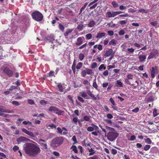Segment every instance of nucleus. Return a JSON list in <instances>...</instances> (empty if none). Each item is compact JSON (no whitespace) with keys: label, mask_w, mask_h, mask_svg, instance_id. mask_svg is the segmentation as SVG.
I'll return each instance as SVG.
<instances>
[{"label":"nucleus","mask_w":159,"mask_h":159,"mask_svg":"<svg viewBox=\"0 0 159 159\" xmlns=\"http://www.w3.org/2000/svg\"><path fill=\"white\" fill-rule=\"evenodd\" d=\"M83 40L81 37H79L77 39V42L75 44L77 46H80L82 44Z\"/></svg>","instance_id":"nucleus-16"},{"label":"nucleus","mask_w":159,"mask_h":159,"mask_svg":"<svg viewBox=\"0 0 159 159\" xmlns=\"http://www.w3.org/2000/svg\"><path fill=\"white\" fill-rule=\"evenodd\" d=\"M87 159H98V157L97 156H94L88 158Z\"/></svg>","instance_id":"nucleus-64"},{"label":"nucleus","mask_w":159,"mask_h":159,"mask_svg":"<svg viewBox=\"0 0 159 159\" xmlns=\"http://www.w3.org/2000/svg\"><path fill=\"white\" fill-rule=\"evenodd\" d=\"M139 110L138 107H136L132 110V111L134 113H137Z\"/></svg>","instance_id":"nucleus-60"},{"label":"nucleus","mask_w":159,"mask_h":159,"mask_svg":"<svg viewBox=\"0 0 159 159\" xmlns=\"http://www.w3.org/2000/svg\"><path fill=\"white\" fill-rule=\"evenodd\" d=\"M78 121V119L77 117H73L72 120V121L73 122L75 125H77V122Z\"/></svg>","instance_id":"nucleus-30"},{"label":"nucleus","mask_w":159,"mask_h":159,"mask_svg":"<svg viewBox=\"0 0 159 159\" xmlns=\"http://www.w3.org/2000/svg\"><path fill=\"white\" fill-rule=\"evenodd\" d=\"M108 35L110 36H112L114 34V32L113 31L110 30L107 31Z\"/></svg>","instance_id":"nucleus-54"},{"label":"nucleus","mask_w":159,"mask_h":159,"mask_svg":"<svg viewBox=\"0 0 159 159\" xmlns=\"http://www.w3.org/2000/svg\"><path fill=\"white\" fill-rule=\"evenodd\" d=\"M106 16L108 18L112 17V12L111 11L107 12L106 14Z\"/></svg>","instance_id":"nucleus-27"},{"label":"nucleus","mask_w":159,"mask_h":159,"mask_svg":"<svg viewBox=\"0 0 159 159\" xmlns=\"http://www.w3.org/2000/svg\"><path fill=\"white\" fill-rule=\"evenodd\" d=\"M33 18L35 20L40 21V12L38 11L34 12L32 14Z\"/></svg>","instance_id":"nucleus-6"},{"label":"nucleus","mask_w":159,"mask_h":159,"mask_svg":"<svg viewBox=\"0 0 159 159\" xmlns=\"http://www.w3.org/2000/svg\"><path fill=\"white\" fill-rule=\"evenodd\" d=\"M95 24V22L93 20H91L90 21L89 23L88 24V26L89 27H92L94 26Z\"/></svg>","instance_id":"nucleus-18"},{"label":"nucleus","mask_w":159,"mask_h":159,"mask_svg":"<svg viewBox=\"0 0 159 159\" xmlns=\"http://www.w3.org/2000/svg\"><path fill=\"white\" fill-rule=\"evenodd\" d=\"M82 66L83 63L81 62H79L78 63L76 66V69L78 70L80 69L82 67Z\"/></svg>","instance_id":"nucleus-24"},{"label":"nucleus","mask_w":159,"mask_h":159,"mask_svg":"<svg viewBox=\"0 0 159 159\" xmlns=\"http://www.w3.org/2000/svg\"><path fill=\"white\" fill-rule=\"evenodd\" d=\"M47 39L50 42H52L54 40V36L52 34H50L47 37Z\"/></svg>","instance_id":"nucleus-12"},{"label":"nucleus","mask_w":159,"mask_h":159,"mask_svg":"<svg viewBox=\"0 0 159 159\" xmlns=\"http://www.w3.org/2000/svg\"><path fill=\"white\" fill-rule=\"evenodd\" d=\"M59 27L60 30L62 32L64 31L65 27L61 23H60L59 25Z\"/></svg>","instance_id":"nucleus-28"},{"label":"nucleus","mask_w":159,"mask_h":159,"mask_svg":"<svg viewBox=\"0 0 159 159\" xmlns=\"http://www.w3.org/2000/svg\"><path fill=\"white\" fill-rule=\"evenodd\" d=\"M98 5V3H95L94 5L92 6H90V9H93L95 8Z\"/></svg>","instance_id":"nucleus-58"},{"label":"nucleus","mask_w":159,"mask_h":159,"mask_svg":"<svg viewBox=\"0 0 159 159\" xmlns=\"http://www.w3.org/2000/svg\"><path fill=\"white\" fill-rule=\"evenodd\" d=\"M91 118V116H86L83 117L84 120L87 121H89L90 120V118Z\"/></svg>","instance_id":"nucleus-29"},{"label":"nucleus","mask_w":159,"mask_h":159,"mask_svg":"<svg viewBox=\"0 0 159 159\" xmlns=\"http://www.w3.org/2000/svg\"><path fill=\"white\" fill-rule=\"evenodd\" d=\"M86 39H91L92 37V35L91 34H88L86 35Z\"/></svg>","instance_id":"nucleus-41"},{"label":"nucleus","mask_w":159,"mask_h":159,"mask_svg":"<svg viewBox=\"0 0 159 159\" xmlns=\"http://www.w3.org/2000/svg\"><path fill=\"white\" fill-rule=\"evenodd\" d=\"M117 133L112 132H109L107 135V139L111 141H114L118 136Z\"/></svg>","instance_id":"nucleus-3"},{"label":"nucleus","mask_w":159,"mask_h":159,"mask_svg":"<svg viewBox=\"0 0 159 159\" xmlns=\"http://www.w3.org/2000/svg\"><path fill=\"white\" fill-rule=\"evenodd\" d=\"M138 58L140 62H143L146 59V56L145 55L141 54L139 56Z\"/></svg>","instance_id":"nucleus-11"},{"label":"nucleus","mask_w":159,"mask_h":159,"mask_svg":"<svg viewBox=\"0 0 159 159\" xmlns=\"http://www.w3.org/2000/svg\"><path fill=\"white\" fill-rule=\"evenodd\" d=\"M19 149V147L16 145L14 146L13 148V150L15 152L18 150Z\"/></svg>","instance_id":"nucleus-63"},{"label":"nucleus","mask_w":159,"mask_h":159,"mask_svg":"<svg viewBox=\"0 0 159 159\" xmlns=\"http://www.w3.org/2000/svg\"><path fill=\"white\" fill-rule=\"evenodd\" d=\"M111 153L114 155L116 154L117 153V150L115 149H112L111 151Z\"/></svg>","instance_id":"nucleus-52"},{"label":"nucleus","mask_w":159,"mask_h":159,"mask_svg":"<svg viewBox=\"0 0 159 159\" xmlns=\"http://www.w3.org/2000/svg\"><path fill=\"white\" fill-rule=\"evenodd\" d=\"M151 24L156 28L157 27L158 23L157 22H151Z\"/></svg>","instance_id":"nucleus-48"},{"label":"nucleus","mask_w":159,"mask_h":159,"mask_svg":"<svg viewBox=\"0 0 159 159\" xmlns=\"http://www.w3.org/2000/svg\"><path fill=\"white\" fill-rule=\"evenodd\" d=\"M102 69H103L104 70H105L106 69V67L105 66L104 64L101 65L98 68V70H101Z\"/></svg>","instance_id":"nucleus-34"},{"label":"nucleus","mask_w":159,"mask_h":159,"mask_svg":"<svg viewBox=\"0 0 159 159\" xmlns=\"http://www.w3.org/2000/svg\"><path fill=\"white\" fill-rule=\"evenodd\" d=\"M3 71L5 74L9 77H12L14 73L12 70L7 67H5Z\"/></svg>","instance_id":"nucleus-4"},{"label":"nucleus","mask_w":159,"mask_h":159,"mask_svg":"<svg viewBox=\"0 0 159 159\" xmlns=\"http://www.w3.org/2000/svg\"><path fill=\"white\" fill-rule=\"evenodd\" d=\"M54 73L55 72L54 71H50L49 73V76H53L55 77V76L54 75Z\"/></svg>","instance_id":"nucleus-56"},{"label":"nucleus","mask_w":159,"mask_h":159,"mask_svg":"<svg viewBox=\"0 0 159 159\" xmlns=\"http://www.w3.org/2000/svg\"><path fill=\"white\" fill-rule=\"evenodd\" d=\"M27 139L24 137H20L17 139V141L18 143L26 141Z\"/></svg>","instance_id":"nucleus-17"},{"label":"nucleus","mask_w":159,"mask_h":159,"mask_svg":"<svg viewBox=\"0 0 159 159\" xmlns=\"http://www.w3.org/2000/svg\"><path fill=\"white\" fill-rule=\"evenodd\" d=\"M71 149H72V150L75 152V153H77L78 151L77 149V147L75 145H72L71 148Z\"/></svg>","instance_id":"nucleus-26"},{"label":"nucleus","mask_w":159,"mask_h":159,"mask_svg":"<svg viewBox=\"0 0 159 159\" xmlns=\"http://www.w3.org/2000/svg\"><path fill=\"white\" fill-rule=\"evenodd\" d=\"M145 141L146 143L148 144H151L152 143V141L149 138H147V139H145Z\"/></svg>","instance_id":"nucleus-35"},{"label":"nucleus","mask_w":159,"mask_h":159,"mask_svg":"<svg viewBox=\"0 0 159 159\" xmlns=\"http://www.w3.org/2000/svg\"><path fill=\"white\" fill-rule=\"evenodd\" d=\"M98 1V0H94L93 1L90 2L88 5V6L90 7L93 4H94L95 3H97V2Z\"/></svg>","instance_id":"nucleus-50"},{"label":"nucleus","mask_w":159,"mask_h":159,"mask_svg":"<svg viewBox=\"0 0 159 159\" xmlns=\"http://www.w3.org/2000/svg\"><path fill=\"white\" fill-rule=\"evenodd\" d=\"M67 98L69 99L72 103L74 104V100L73 99V97L71 95H68L67 96Z\"/></svg>","instance_id":"nucleus-44"},{"label":"nucleus","mask_w":159,"mask_h":159,"mask_svg":"<svg viewBox=\"0 0 159 159\" xmlns=\"http://www.w3.org/2000/svg\"><path fill=\"white\" fill-rule=\"evenodd\" d=\"M84 27V26L83 23L81 24L78 25L77 28L79 30V31H81L83 30Z\"/></svg>","instance_id":"nucleus-21"},{"label":"nucleus","mask_w":159,"mask_h":159,"mask_svg":"<svg viewBox=\"0 0 159 159\" xmlns=\"http://www.w3.org/2000/svg\"><path fill=\"white\" fill-rule=\"evenodd\" d=\"M23 147L27 154L33 156H36L39 150V148L35 144L31 143H26Z\"/></svg>","instance_id":"nucleus-1"},{"label":"nucleus","mask_w":159,"mask_h":159,"mask_svg":"<svg viewBox=\"0 0 159 159\" xmlns=\"http://www.w3.org/2000/svg\"><path fill=\"white\" fill-rule=\"evenodd\" d=\"M57 129L58 131V133L60 134L61 135H62V130L60 127H57Z\"/></svg>","instance_id":"nucleus-49"},{"label":"nucleus","mask_w":159,"mask_h":159,"mask_svg":"<svg viewBox=\"0 0 159 159\" xmlns=\"http://www.w3.org/2000/svg\"><path fill=\"white\" fill-rule=\"evenodd\" d=\"M22 131L23 132L25 133L26 134L31 136L32 137H33L34 136V134L32 132H30L26 130V129L23 128L22 129Z\"/></svg>","instance_id":"nucleus-14"},{"label":"nucleus","mask_w":159,"mask_h":159,"mask_svg":"<svg viewBox=\"0 0 159 159\" xmlns=\"http://www.w3.org/2000/svg\"><path fill=\"white\" fill-rule=\"evenodd\" d=\"M73 31V30L71 29H67L66 31L64 33V36L66 37L68 36V34Z\"/></svg>","instance_id":"nucleus-20"},{"label":"nucleus","mask_w":159,"mask_h":159,"mask_svg":"<svg viewBox=\"0 0 159 159\" xmlns=\"http://www.w3.org/2000/svg\"><path fill=\"white\" fill-rule=\"evenodd\" d=\"M125 34L124 31L123 30H121L119 31V34L120 35H123Z\"/></svg>","instance_id":"nucleus-59"},{"label":"nucleus","mask_w":159,"mask_h":159,"mask_svg":"<svg viewBox=\"0 0 159 159\" xmlns=\"http://www.w3.org/2000/svg\"><path fill=\"white\" fill-rule=\"evenodd\" d=\"M111 3L114 7H117L118 6V4L115 1L112 2Z\"/></svg>","instance_id":"nucleus-47"},{"label":"nucleus","mask_w":159,"mask_h":159,"mask_svg":"<svg viewBox=\"0 0 159 159\" xmlns=\"http://www.w3.org/2000/svg\"><path fill=\"white\" fill-rule=\"evenodd\" d=\"M117 84L120 87H123V84L119 80H118L116 81Z\"/></svg>","instance_id":"nucleus-51"},{"label":"nucleus","mask_w":159,"mask_h":159,"mask_svg":"<svg viewBox=\"0 0 159 159\" xmlns=\"http://www.w3.org/2000/svg\"><path fill=\"white\" fill-rule=\"evenodd\" d=\"M0 111L3 112L10 113V111L6 110L4 109V107L1 106H0Z\"/></svg>","instance_id":"nucleus-19"},{"label":"nucleus","mask_w":159,"mask_h":159,"mask_svg":"<svg viewBox=\"0 0 159 159\" xmlns=\"http://www.w3.org/2000/svg\"><path fill=\"white\" fill-rule=\"evenodd\" d=\"M106 35V34L104 32L100 33L98 32L97 33L96 38H97L100 39L102 38Z\"/></svg>","instance_id":"nucleus-15"},{"label":"nucleus","mask_w":159,"mask_h":159,"mask_svg":"<svg viewBox=\"0 0 159 159\" xmlns=\"http://www.w3.org/2000/svg\"><path fill=\"white\" fill-rule=\"evenodd\" d=\"M11 103L14 105L18 106L20 105V103L17 101H13Z\"/></svg>","instance_id":"nucleus-43"},{"label":"nucleus","mask_w":159,"mask_h":159,"mask_svg":"<svg viewBox=\"0 0 159 159\" xmlns=\"http://www.w3.org/2000/svg\"><path fill=\"white\" fill-rule=\"evenodd\" d=\"M107 117L108 119H111L113 118V116L111 114H108L107 115Z\"/></svg>","instance_id":"nucleus-61"},{"label":"nucleus","mask_w":159,"mask_h":159,"mask_svg":"<svg viewBox=\"0 0 159 159\" xmlns=\"http://www.w3.org/2000/svg\"><path fill=\"white\" fill-rule=\"evenodd\" d=\"M57 110V108L55 107H50L49 109V111H53L55 112Z\"/></svg>","instance_id":"nucleus-23"},{"label":"nucleus","mask_w":159,"mask_h":159,"mask_svg":"<svg viewBox=\"0 0 159 159\" xmlns=\"http://www.w3.org/2000/svg\"><path fill=\"white\" fill-rule=\"evenodd\" d=\"M127 50L129 53H133L134 51V49L132 48H128Z\"/></svg>","instance_id":"nucleus-62"},{"label":"nucleus","mask_w":159,"mask_h":159,"mask_svg":"<svg viewBox=\"0 0 159 159\" xmlns=\"http://www.w3.org/2000/svg\"><path fill=\"white\" fill-rule=\"evenodd\" d=\"M150 145H147L144 147V150L147 151L150 148Z\"/></svg>","instance_id":"nucleus-45"},{"label":"nucleus","mask_w":159,"mask_h":159,"mask_svg":"<svg viewBox=\"0 0 159 159\" xmlns=\"http://www.w3.org/2000/svg\"><path fill=\"white\" fill-rule=\"evenodd\" d=\"M112 49L111 48L110 49L108 50V51L106 52V53L104 54V56L106 57H109L112 54Z\"/></svg>","instance_id":"nucleus-13"},{"label":"nucleus","mask_w":159,"mask_h":159,"mask_svg":"<svg viewBox=\"0 0 159 159\" xmlns=\"http://www.w3.org/2000/svg\"><path fill=\"white\" fill-rule=\"evenodd\" d=\"M157 110L155 108L154 109L153 111V116L154 117L157 116L158 114L157 112Z\"/></svg>","instance_id":"nucleus-53"},{"label":"nucleus","mask_w":159,"mask_h":159,"mask_svg":"<svg viewBox=\"0 0 159 159\" xmlns=\"http://www.w3.org/2000/svg\"><path fill=\"white\" fill-rule=\"evenodd\" d=\"M63 140L62 137H57L52 140L51 145L52 148H56L63 143Z\"/></svg>","instance_id":"nucleus-2"},{"label":"nucleus","mask_w":159,"mask_h":159,"mask_svg":"<svg viewBox=\"0 0 159 159\" xmlns=\"http://www.w3.org/2000/svg\"><path fill=\"white\" fill-rule=\"evenodd\" d=\"M77 99L80 102L82 103H84V101L82 98L80 96H77Z\"/></svg>","instance_id":"nucleus-42"},{"label":"nucleus","mask_w":159,"mask_h":159,"mask_svg":"<svg viewBox=\"0 0 159 159\" xmlns=\"http://www.w3.org/2000/svg\"><path fill=\"white\" fill-rule=\"evenodd\" d=\"M55 112V113L56 114L58 115H61L64 112V111H62L59 110V109L57 108V110Z\"/></svg>","instance_id":"nucleus-33"},{"label":"nucleus","mask_w":159,"mask_h":159,"mask_svg":"<svg viewBox=\"0 0 159 159\" xmlns=\"http://www.w3.org/2000/svg\"><path fill=\"white\" fill-rule=\"evenodd\" d=\"M154 98L153 96H150L148 97L147 99V101L148 102H151L154 100Z\"/></svg>","instance_id":"nucleus-22"},{"label":"nucleus","mask_w":159,"mask_h":159,"mask_svg":"<svg viewBox=\"0 0 159 159\" xmlns=\"http://www.w3.org/2000/svg\"><path fill=\"white\" fill-rule=\"evenodd\" d=\"M157 54V50H155L153 52H152L150 53L151 55L153 57L155 55Z\"/></svg>","instance_id":"nucleus-32"},{"label":"nucleus","mask_w":159,"mask_h":159,"mask_svg":"<svg viewBox=\"0 0 159 159\" xmlns=\"http://www.w3.org/2000/svg\"><path fill=\"white\" fill-rule=\"evenodd\" d=\"M88 2H86L85 3L84 6L83 7H82L80 9V13H81L82 11V10L85 8L86 7L87 5H88Z\"/></svg>","instance_id":"nucleus-38"},{"label":"nucleus","mask_w":159,"mask_h":159,"mask_svg":"<svg viewBox=\"0 0 159 159\" xmlns=\"http://www.w3.org/2000/svg\"><path fill=\"white\" fill-rule=\"evenodd\" d=\"M91 125L92 126H89L87 128V130L88 131L92 132L94 130L97 131L98 130L99 128L97 125H94L93 123H92L91 124Z\"/></svg>","instance_id":"nucleus-7"},{"label":"nucleus","mask_w":159,"mask_h":159,"mask_svg":"<svg viewBox=\"0 0 159 159\" xmlns=\"http://www.w3.org/2000/svg\"><path fill=\"white\" fill-rule=\"evenodd\" d=\"M89 96L91 97V98H92V99L93 101H95L97 100V98L95 96V95H94L93 94L91 93L90 95Z\"/></svg>","instance_id":"nucleus-39"},{"label":"nucleus","mask_w":159,"mask_h":159,"mask_svg":"<svg viewBox=\"0 0 159 159\" xmlns=\"http://www.w3.org/2000/svg\"><path fill=\"white\" fill-rule=\"evenodd\" d=\"M109 44L110 45H112L113 46H115L116 45V43L115 40L114 39H112L111 40V41H110Z\"/></svg>","instance_id":"nucleus-36"},{"label":"nucleus","mask_w":159,"mask_h":159,"mask_svg":"<svg viewBox=\"0 0 159 159\" xmlns=\"http://www.w3.org/2000/svg\"><path fill=\"white\" fill-rule=\"evenodd\" d=\"M97 66V63L95 62H94L91 64V67L92 69H94Z\"/></svg>","instance_id":"nucleus-40"},{"label":"nucleus","mask_w":159,"mask_h":159,"mask_svg":"<svg viewBox=\"0 0 159 159\" xmlns=\"http://www.w3.org/2000/svg\"><path fill=\"white\" fill-rule=\"evenodd\" d=\"M158 73L157 67L155 66V67H152L151 70V75L152 78L155 77V74Z\"/></svg>","instance_id":"nucleus-8"},{"label":"nucleus","mask_w":159,"mask_h":159,"mask_svg":"<svg viewBox=\"0 0 159 159\" xmlns=\"http://www.w3.org/2000/svg\"><path fill=\"white\" fill-rule=\"evenodd\" d=\"M22 124L24 125H27L28 124H29L31 125L32 124V123L28 121H24L22 122Z\"/></svg>","instance_id":"nucleus-57"},{"label":"nucleus","mask_w":159,"mask_h":159,"mask_svg":"<svg viewBox=\"0 0 159 159\" xmlns=\"http://www.w3.org/2000/svg\"><path fill=\"white\" fill-rule=\"evenodd\" d=\"M84 57V55L82 53H80L79 55V59L80 61L83 60Z\"/></svg>","instance_id":"nucleus-31"},{"label":"nucleus","mask_w":159,"mask_h":159,"mask_svg":"<svg viewBox=\"0 0 159 159\" xmlns=\"http://www.w3.org/2000/svg\"><path fill=\"white\" fill-rule=\"evenodd\" d=\"M42 142L40 143V145L41 146L42 148L43 149H47V145L46 142L43 140L40 139V142Z\"/></svg>","instance_id":"nucleus-10"},{"label":"nucleus","mask_w":159,"mask_h":159,"mask_svg":"<svg viewBox=\"0 0 159 159\" xmlns=\"http://www.w3.org/2000/svg\"><path fill=\"white\" fill-rule=\"evenodd\" d=\"M62 130H65L66 131V132H63V134L64 135H66L68 134V132L67 131V129L65 127H62Z\"/></svg>","instance_id":"nucleus-55"},{"label":"nucleus","mask_w":159,"mask_h":159,"mask_svg":"<svg viewBox=\"0 0 159 159\" xmlns=\"http://www.w3.org/2000/svg\"><path fill=\"white\" fill-rule=\"evenodd\" d=\"M93 86L96 89H98V86L95 80L94 81L93 83Z\"/></svg>","instance_id":"nucleus-37"},{"label":"nucleus","mask_w":159,"mask_h":159,"mask_svg":"<svg viewBox=\"0 0 159 159\" xmlns=\"http://www.w3.org/2000/svg\"><path fill=\"white\" fill-rule=\"evenodd\" d=\"M92 73V70L88 68H86L85 70L82 71L81 75L83 77H85L87 74L90 75Z\"/></svg>","instance_id":"nucleus-5"},{"label":"nucleus","mask_w":159,"mask_h":159,"mask_svg":"<svg viewBox=\"0 0 159 159\" xmlns=\"http://www.w3.org/2000/svg\"><path fill=\"white\" fill-rule=\"evenodd\" d=\"M135 139H136L135 136L134 135H132L131 136L130 139H128V140H129V141H133L134 140H135Z\"/></svg>","instance_id":"nucleus-46"},{"label":"nucleus","mask_w":159,"mask_h":159,"mask_svg":"<svg viewBox=\"0 0 159 159\" xmlns=\"http://www.w3.org/2000/svg\"><path fill=\"white\" fill-rule=\"evenodd\" d=\"M80 93L81 94V97H83L84 98L86 99H90V97L85 91H82L80 92Z\"/></svg>","instance_id":"nucleus-9"},{"label":"nucleus","mask_w":159,"mask_h":159,"mask_svg":"<svg viewBox=\"0 0 159 159\" xmlns=\"http://www.w3.org/2000/svg\"><path fill=\"white\" fill-rule=\"evenodd\" d=\"M57 87L59 89V91L61 92H62L63 91L62 85L61 84V83H59L57 85Z\"/></svg>","instance_id":"nucleus-25"}]
</instances>
